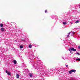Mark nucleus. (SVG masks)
<instances>
[{
  "instance_id": "nucleus-23",
  "label": "nucleus",
  "mask_w": 80,
  "mask_h": 80,
  "mask_svg": "<svg viewBox=\"0 0 80 80\" xmlns=\"http://www.w3.org/2000/svg\"><path fill=\"white\" fill-rule=\"evenodd\" d=\"M70 80H73V79H70Z\"/></svg>"
},
{
  "instance_id": "nucleus-8",
  "label": "nucleus",
  "mask_w": 80,
  "mask_h": 80,
  "mask_svg": "<svg viewBox=\"0 0 80 80\" xmlns=\"http://www.w3.org/2000/svg\"><path fill=\"white\" fill-rule=\"evenodd\" d=\"M69 74H71V73H72V70L69 71Z\"/></svg>"
},
{
  "instance_id": "nucleus-15",
  "label": "nucleus",
  "mask_w": 80,
  "mask_h": 80,
  "mask_svg": "<svg viewBox=\"0 0 80 80\" xmlns=\"http://www.w3.org/2000/svg\"><path fill=\"white\" fill-rule=\"evenodd\" d=\"M77 54H78V55H80V53H78H78H77Z\"/></svg>"
},
{
  "instance_id": "nucleus-18",
  "label": "nucleus",
  "mask_w": 80,
  "mask_h": 80,
  "mask_svg": "<svg viewBox=\"0 0 80 80\" xmlns=\"http://www.w3.org/2000/svg\"><path fill=\"white\" fill-rule=\"evenodd\" d=\"M45 13H47V10H46L45 11Z\"/></svg>"
},
{
  "instance_id": "nucleus-20",
  "label": "nucleus",
  "mask_w": 80,
  "mask_h": 80,
  "mask_svg": "<svg viewBox=\"0 0 80 80\" xmlns=\"http://www.w3.org/2000/svg\"><path fill=\"white\" fill-rule=\"evenodd\" d=\"M78 48L80 49V46H78Z\"/></svg>"
},
{
  "instance_id": "nucleus-12",
  "label": "nucleus",
  "mask_w": 80,
  "mask_h": 80,
  "mask_svg": "<svg viewBox=\"0 0 80 80\" xmlns=\"http://www.w3.org/2000/svg\"><path fill=\"white\" fill-rule=\"evenodd\" d=\"M1 27H3V25L2 24H1Z\"/></svg>"
},
{
  "instance_id": "nucleus-17",
  "label": "nucleus",
  "mask_w": 80,
  "mask_h": 80,
  "mask_svg": "<svg viewBox=\"0 0 80 80\" xmlns=\"http://www.w3.org/2000/svg\"><path fill=\"white\" fill-rule=\"evenodd\" d=\"M6 72L7 73H8V72L7 70H6Z\"/></svg>"
},
{
  "instance_id": "nucleus-1",
  "label": "nucleus",
  "mask_w": 80,
  "mask_h": 80,
  "mask_svg": "<svg viewBox=\"0 0 80 80\" xmlns=\"http://www.w3.org/2000/svg\"><path fill=\"white\" fill-rule=\"evenodd\" d=\"M69 51L70 52H71V51H76L77 50H76V49H74V48H69L68 49Z\"/></svg>"
},
{
  "instance_id": "nucleus-5",
  "label": "nucleus",
  "mask_w": 80,
  "mask_h": 80,
  "mask_svg": "<svg viewBox=\"0 0 80 80\" xmlns=\"http://www.w3.org/2000/svg\"><path fill=\"white\" fill-rule=\"evenodd\" d=\"M29 75L30 76V77H32V74L30 73H29Z\"/></svg>"
},
{
  "instance_id": "nucleus-14",
  "label": "nucleus",
  "mask_w": 80,
  "mask_h": 80,
  "mask_svg": "<svg viewBox=\"0 0 80 80\" xmlns=\"http://www.w3.org/2000/svg\"><path fill=\"white\" fill-rule=\"evenodd\" d=\"M20 48H23V46H20Z\"/></svg>"
},
{
  "instance_id": "nucleus-11",
  "label": "nucleus",
  "mask_w": 80,
  "mask_h": 80,
  "mask_svg": "<svg viewBox=\"0 0 80 80\" xmlns=\"http://www.w3.org/2000/svg\"><path fill=\"white\" fill-rule=\"evenodd\" d=\"M29 48H32V45L29 44Z\"/></svg>"
},
{
  "instance_id": "nucleus-6",
  "label": "nucleus",
  "mask_w": 80,
  "mask_h": 80,
  "mask_svg": "<svg viewBox=\"0 0 80 80\" xmlns=\"http://www.w3.org/2000/svg\"><path fill=\"white\" fill-rule=\"evenodd\" d=\"M71 71H72V72H76V70H72Z\"/></svg>"
},
{
  "instance_id": "nucleus-19",
  "label": "nucleus",
  "mask_w": 80,
  "mask_h": 80,
  "mask_svg": "<svg viewBox=\"0 0 80 80\" xmlns=\"http://www.w3.org/2000/svg\"><path fill=\"white\" fill-rule=\"evenodd\" d=\"M66 67H68V65H66Z\"/></svg>"
},
{
  "instance_id": "nucleus-7",
  "label": "nucleus",
  "mask_w": 80,
  "mask_h": 80,
  "mask_svg": "<svg viewBox=\"0 0 80 80\" xmlns=\"http://www.w3.org/2000/svg\"><path fill=\"white\" fill-rule=\"evenodd\" d=\"M1 31H2V32H3V31H4V28H2L1 29Z\"/></svg>"
},
{
  "instance_id": "nucleus-9",
  "label": "nucleus",
  "mask_w": 80,
  "mask_h": 80,
  "mask_svg": "<svg viewBox=\"0 0 80 80\" xmlns=\"http://www.w3.org/2000/svg\"><path fill=\"white\" fill-rule=\"evenodd\" d=\"M79 22H80V21L79 20H77L76 21V22H75V23H79Z\"/></svg>"
},
{
  "instance_id": "nucleus-16",
  "label": "nucleus",
  "mask_w": 80,
  "mask_h": 80,
  "mask_svg": "<svg viewBox=\"0 0 80 80\" xmlns=\"http://www.w3.org/2000/svg\"><path fill=\"white\" fill-rule=\"evenodd\" d=\"M68 38V37H70V36H69V34H68L67 36Z\"/></svg>"
},
{
  "instance_id": "nucleus-3",
  "label": "nucleus",
  "mask_w": 80,
  "mask_h": 80,
  "mask_svg": "<svg viewBox=\"0 0 80 80\" xmlns=\"http://www.w3.org/2000/svg\"><path fill=\"white\" fill-rule=\"evenodd\" d=\"M13 62H14V64H16L17 63V61L16 60H14Z\"/></svg>"
},
{
  "instance_id": "nucleus-21",
  "label": "nucleus",
  "mask_w": 80,
  "mask_h": 80,
  "mask_svg": "<svg viewBox=\"0 0 80 80\" xmlns=\"http://www.w3.org/2000/svg\"><path fill=\"white\" fill-rule=\"evenodd\" d=\"M70 32H69V33H68V35H70Z\"/></svg>"
},
{
  "instance_id": "nucleus-10",
  "label": "nucleus",
  "mask_w": 80,
  "mask_h": 80,
  "mask_svg": "<svg viewBox=\"0 0 80 80\" xmlns=\"http://www.w3.org/2000/svg\"><path fill=\"white\" fill-rule=\"evenodd\" d=\"M63 25H66V24H67V22H63Z\"/></svg>"
},
{
  "instance_id": "nucleus-2",
  "label": "nucleus",
  "mask_w": 80,
  "mask_h": 80,
  "mask_svg": "<svg viewBox=\"0 0 80 80\" xmlns=\"http://www.w3.org/2000/svg\"><path fill=\"white\" fill-rule=\"evenodd\" d=\"M8 75H10V76H11V73L10 72H8V73H7Z\"/></svg>"
},
{
  "instance_id": "nucleus-4",
  "label": "nucleus",
  "mask_w": 80,
  "mask_h": 80,
  "mask_svg": "<svg viewBox=\"0 0 80 80\" xmlns=\"http://www.w3.org/2000/svg\"><path fill=\"white\" fill-rule=\"evenodd\" d=\"M16 77H17V78H19V74H17L16 75Z\"/></svg>"
},
{
  "instance_id": "nucleus-13",
  "label": "nucleus",
  "mask_w": 80,
  "mask_h": 80,
  "mask_svg": "<svg viewBox=\"0 0 80 80\" xmlns=\"http://www.w3.org/2000/svg\"><path fill=\"white\" fill-rule=\"evenodd\" d=\"M76 60H79V62H80V58L77 59Z\"/></svg>"
},
{
  "instance_id": "nucleus-22",
  "label": "nucleus",
  "mask_w": 80,
  "mask_h": 80,
  "mask_svg": "<svg viewBox=\"0 0 80 80\" xmlns=\"http://www.w3.org/2000/svg\"><path fill=\"white\" fill-rule=\"evenodd\" d=\"M73 22H71V24H72V23H73Z\"/></svg>"
}]
</instances>
